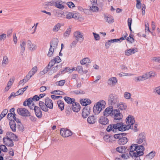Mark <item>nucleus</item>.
I'll use <instances>...</instances> for the list:
<instances>
[{"label": "nucleus", "instance_id": "nucleus-29", "mask_svg": "<svg viewBox=\"0 0 160 160\" xmlns=\"http://www.w3.org/2000/svg\"><path fill=\"white\" fill-rule=\"evenodd\" d=\"M113 137L112 135H107L104 136L103 137V139L104 141L108 142H112V138H113Z\"/></svg>", "mask_w": 160, "mask_h": 160}, {"label": "nucleus", "instance_id": "nucleus-17", "mask_svg": "<svg viewBox=\"0 0 160 160\" xmlns=\"http://www.w3.org/2000/svg\"><path fill=\"white\" fill-rule=\"evenodd\" d=\"M117 79L115 77H112L108 79V84L112 86H114L117 83Z\"/></svg>", "mask_w": 160, "mask_h": 160}, {"label": "nucleus", "instance_id": "nucleus-3", "mask_svg": "<svg viewBox=\"0 0 160 160\" xmlns=\"http://www.w3.org/2000/svg\"><path fill=\"white\" fill-rule=\"evenodd\" d=\"M105 102L103 100L98 102L93 108V112L95 114H98L101 111L102 108H104Z\"/></svg>", "mask_w": 160, "mask_h": 160}, {"label": "nucleus", "instance_id": "nucleus-38", "mask_svg": "<svg viewBox=\"0 0 160 160\" xmlns=\"http://www.w3.org/2000/svg\"><path fill=\"white\" fill-rule=\"evenodd\" d=\"M8 112V110L7 109H4L0 115V121L4 117Z\"/></svg>", "mask_w": 160, "mask_h": 160}, {"label": "nucleus", "instance_id": "nucleus-15", "mask_svg": "<svg viewBox=\"0 0 160 160\" xmlns=\"http://www.w3.org/2000/svg\"><path fill=\"white\" fill-rule=\"evenodd\" d=\"M128 139L126 137H121L118 141V143L120 145H123L127 143Z\"/></svg>", "mask_w": 160, "mask_h": 160}, {"label": "nucleus", "instance_id": "nucleus-21", "mask_svg": "<svg viewBox=\"0 0 160 160\" xmlns=\"http://www.w3.org/2000/svg\"><path fill=\"white\" fill-rule=\"evenodd\" d=\"M137 144H132L130 147L129 149V154L131 156L133 155V153L136 151Z\"/></svg>", "mask_w": 160, "mask_h": 160}, {"label": "nucleus", "instance_id": "nucleus-1", "mask_svg": "<svg viewBox=\"0 0 160 160\" xmlns=\"http://www.w3.org/2000/svg\"><path fill=\"white\" fill-rule=\"evenodd\" d=\"M126 121L127 124L125 125L123 122L117 123L116 124H111L108 125L107 128V132L112 131L113 133L116 132L118 130L119 131H123L132 128V124L135 122V120L133 116L129 115L126 118Z\"/></svg>", "mask_w": 160, "mask_h": 160}, {"label": "nucleus", "instance_id": "nucleus-18", "mask_svg": "<svg viewBox=\"0 0 160 160\" xmlns=\"http://www.w3.org/2000/svg\"><path fill=\"white\" fill-rule=\"evenodd\" d=\"M59 41L58 38H54L50 42V45H51L52 47L56 49L58 45Z\"/></svg>", "mask_w": 160, "mask_h": 160}, {"label": "nucleus", "instance_id": "nucleus-8", "mask_svg": "<svg viewBox=\"0 0 160 160\" xmlns=\"http://www.w3.org/2000/svg\"><path fill=\"white\" fill-rule=\"evenodd\" d=\"M3 143L8 147H12L14 145L12 140L8 136L3 137Z\"/></svg>", "mask_w": 160, "mask_h": 160}, {"label": "nucleus", "instance_id": "nucleus-12", "mask_svg": "<svg viewBox=\"0 0 160 160\" xmlns=\"http://www.w3.org/2000/svg\"><path fill=\"white\" fill-rule=\"evenodd\" d=\"M34 110L37 117L38 118H41L42 116V113L40 108L38 106H35L34 108Z\"/></svg>", "mask_w": 160, "mask_h": 160}, {"label": "nucleus", "instance_id": "nucleus-54", "mask_svg": "<svg viewBox=\"0 0 160 160\" xmlns=\"http://www.w3.org/2000/svg\"><path fill=\"white\" fill-rule=\"evenodd\" d=\"M137 8L140 9L141 8V3L140 0H137V4L136 5Z\"/></svg>", "mask_w": 160, "mask_h": 160}, {"label": "nucleus", "instance_id": "nucleus-6", "mask_svg": "<svg viewBox=\"0 0 160 160\" xmlns=\"http://www.w3.org/2000/svg\"><path fill=\"white\" fill-rule=\"evenodd\" d=\"M144 146L143 145H138L137 144L136 151L135 152H133V154H134L135 156L136 155H139V156L143 155V151L145 149Z\"/></svg>", "mask_w": 160, "mask_h": 160}, {"label": "nucleus", "instance_id": "nucleus-45", "mask_svg": "<svg viewBox=\"0 0 160 160\" xmlns=\"http://www.w3.org/2000/svg\"><path fill=\"white\" fill-rule=\"evenodd\" d=\"M0 149L4 152H7L8 151L7 148L4 145H0Z\"/></svg>", "mask_w": 160, "mask_h": 160}, {"label": "nucleus", "instance_id": "nucleus-37", "mask_svg": "<svg viewBox=\"0 0 160 160\" xmlns=\"http://www.w3.org/2000/svg\"><path fill=\"white\" fill-rule=\"evenodd\" d=\"M90 62H91L90 59L88 58H85L80 61V63L82 65H84L86 63H89Z\"/></svg>", "mask_w": 160, "mask_h": 160}, {"label": "nucleus", "instance_id": "nucleus-41", "mask_svg": "<svg viewBox=\"0 0 160 160\" xmlns=\"http://www.w3.org/2000/svg\"><path fill=\"white\" fill-rule=\"evenodd\" d=\"M50 93L51 94H58V95H62L64 93V92L59 90H54L53 91L51 92Z\"/></svg>", "mask_w": 160, "mask_h": 160}, {"label": "nucleus", "instance_id": "nucleus-28", "mask_svg": "<svg viewBox=\"0 0 160 160\" xmlns=\"http://www.w3.org/2000/svg\"><path fill=\"white\" fill-rule=\"evenodd\" d=\"M126 148L125 146L118 147L116 148V150L121 153L125 152Z\"/></svg>", "mask_w": 160, "mask_h": 160}, {"label": "nucleus", "instance_id": "nucleus-23", "mask_svg": "<svg viewBox=\"0 0 160 160\" xmlns=\"http://www.w3.org/2000/svg\"><path fill=\"white\" fill-rule=\"evenodd\" d=\"M104 18L106 19V21L109 23H112L114 22L113 17L110 15H108V16L105 15Z\"/></svg>", "mask_w": 160, "mask_h": 160}, {"label": "nucleus", "instance_id": "nucleus-50", "mask_svg": "<svg viewBox=\"0 0 160 160\" xmlns=\"http://www.w3.org/2000/svg\"><path fill=\"white\" fill-rule=\"evenodd\" d=\"M67 5H68V7L70 8H72L75 7L73 3L72 2H68L67 3Z\"/></svg>", "mask_w": 160, "mask_h": 160}, {"label": "nucleus", "instance_id": "nucleus-26", "mask_svg": "<svg viewBox=\"0 0 160 160\" xmlns=\"http://www.w3.org/2000/svg\"><path fill=\"white\" fill-rule=\"evenodd\" d=\"M137 52V49L132 48L128 49L125 51V54L127 56H129L130 55L134 54L135 52Z\"/></svg>", "mask_w": 160, "mask_h": 160}, {"label": "nucleus", "instance_id": "nucleus-46", "mask_svg": "<svg viewBox=\"0 0 160 160\" xmlns=\"http://www.w3.org/2000/svg\"><path fill=\"white\" fill-rule=\"evenodd\" d=\"M132 128H130V129L133 130L134 132H137L138 131V129L137 128V126H138V124L136 123H135L134 122L132 124Z\"/></svg>", "mask_w": 160, "mask_h": 160}, {"label": "nucleus", "instance_id": "nucleus-49", "mask_svg": "<svg viewBox=\"0 0 160 160\" xmlns=\"http://www.w3.org/2000/svg\"><path fill=\"white\" fill-rule=\"evenodd\" d=\"M92 34L96 40L98 41L100 40V37L98 34H97L95 32H93Z\"/></svg>", "mask_w": 160, "mask_h": 160}, {"label": "nucleus", "instance_id": "nucleus-43", "mask_svg": "<svg viewBox=\"0 0 160 160\" xmlns=\"http://www.w3.org/2000/svg\"><path fill=\"white\" fill-rule=\"evenodd\" d=\"M73 93L75 94H84L85 92L82 90L80 89L78 90H76L72 91Z\"/></svg>", "mask_w": 160, "mask_h": 160}, {"label": "nucleus", "instance_id": "nucleus-36", "mask_svg": "<svg viewBox=\"0 0 160 160\" xmlns=\"http://www.w3.org/2000/svg\"><path fill=\"white\" fill-rule=\"evenodd\" d=\"M147 78L146 77V76L145 77V76L143 75L142 76H139L135 78V81L136 82H138L140 81H142L146 79Z\"/></svg>", "mask_w": 160, "mask_h": 160}, {"label": "nucleus", "instance_id": "nucleus-20", "mask_svg": "<svg viewBox=\"0 0 160 160\" xmlns=\"http://www.w3.org/2000/svg\"><path fill=\"white\" fill-rule=\"evenodd\" d=\"M9 125L11 129L13 132H15L16 130V124L15 121L11 119L9 122Z\"/></svg>", "mask_w": 160, "mask_h": 160}, {"label": "nucleus", "instance_id": "nucleus-35", "mask_svg": "<svg viewBox=\"0 0 160 160\" xmlns=\"http://www.w3.org/2000/svg\"><path fill=\"white\" fill-rule=\"evenodd\" d=\"M155 152L152 151L146 155V157L149 159H152L155 156Z\"/></svg>", "mask_w": 160, "mask_h": 160}, {"label": "nucleus", "instance_id": "nucleus-62", "mask_svg": "<svg viewBox=\"0 0 160 160\" xmlns=\"http://www.w3.org/2000/svg\"><path fill=\"white\" fill-rule=\"evenodd\" d=\"M155 92L158 95H160V86L157 87L155 88Z\"/></svg>", "mask_w": 160, "mask_h": 160}, {"label": "nucleus", "instance_id": "nucleus-11", "mask_svg": "<svg viewBox=\"0 0 160 160\" xmlns=\"http://www.w3.org/2000/svg\"><path fill=\"white\" fill-rule=\"evenodd\" d=\"M90 108L89 106L84 107L82 110V114L83 118H85L89 114Z\"/></svg>", "mask_w": 160, "mask_h": 160}, {"label": "nucleus", "instance_id": "nucleus-22", "mask_svg": "<svg viewBox=\"0 0 160 160\" xmlns=\"http://www.w3.org/2000/svg\"><path fill=\"white\" fill-rule=\"evenodd\" d=\"M80 102L82 105L86 106L88 104H90L91 103V101L89 99L85 98L81 100Z\"/></svg>", "mask_w": 160, "mask_h": 160}, {"label": "nucleus", "instance_id": "nucleus-2", "mask_svg": "<svg viewBox=\"0 0 160 160\" xmlns=\"http://www.w3.org/2000/svg\"><path fill=\"white\" fill-rule=\"evenodd\" d=\"M103 113V115L106 117L108 116L110 114H111L112 115H113L115 121L120 120L122 117V115L119 110H113V107L112 106H110L106 108Z\"/></svg>", "mask_w": 160, "mask_h": 160}, {"label": "nucleus", "instance_id": "nucleus-10", "mask_svg": "<svg viewBox=\"0 0 160 160\" xmlns=\"http://www.w3.org/2000/svg\"><path fill=\"white\" fill-rule=\"evenodd\" d=\"M74 36L76 39V41L77 42L81 41L82 42L84 40V37L83 34L81 33L80 32L77 31L74 32Z\"/></svg>", "mask_w": 160, "mask_h": 160}, {"label": "nucleus", "instance_id": "nucleus-30", "mask_svg": "<svg viewBox=\"0 0 160 160\" xmlns=\"http://www.w3.org/2000/svg\"><path fill=\"white\" fill-rule=\"evenodd\" d=\"M26 44V42L25 41H21L20 45L21 49V54L22 53V54L25 51Z\"/></svg>", "mask_w": 160, "mask_h": 160}, {"label": "nucleus", "instance_id": "nucleus-31", "mask_svg": "<svg viewBox=\"0 0 160 160\" xmlns=\"http://www.w3.org/2000/svg\"><path fill=\"white\" fill-rule=\"evenodd\" d=\"M6 135L7 136H9L10 138H12L13 140H14L16 141L18 140V139H16L18 138L17 136L11 132H7L6 133Z\"/></svg>", "mask_w": 160, "mask_h": 160}, {"label": "nucleus", "instance_id": "nucleus-39", "mask_svg": "<svg viewBox=\"0 0 160 160\" xmlns=\"http://www.w3.org/2000/svg\"><path fill=\"white\" fill-rule=\"evenodd\" d=\"M65 82L66 81L65 80H62L56 82H55V84L57 86H62L64 85Z\"/></svg>", "mask_w": 160, "mask_h": 160}, {"label": "nucleus", "instance_id": "nucleus-53", "mask_svg": "<svg viewBox=\"0 0 160 160\" xmlns=\"http://www.w3.org/2000/svg\"><path fill=\"white\" fill-rule=\"evenodd\" d=\"M55 63V62L54 60L53 59L51 60L48 65V67H50L51 68L53 66Z\"/></svg>", "mask_w": 160, "mask_h": 160}, {"label": "nucleus", "instance_id": "nucleus-25", "mask_svg": "<svg viewBox=\"0 0 160 160\" xmlns=\"http://www.w3.org/2000/svg\"><path fill=\"white\" fill-rule=\"evenodd\" d=\"M64 99L65 102L68 104H72L75 101V99L74 98H72L68 97H64Z\"/></svg>", "mask_w": 160, "mask_h": 160}, {"label": "nucleus", "instance_id": "nucleus-5", "mask_svg": "<svg viewBox=\"0 0 160 160\" xmlns=\"http://www.w3.org/2000/svg\"><path fill=\"white\" fill-rule=\"evenodd\" d=\"M137 142L139 144L143 142L142 145L144 146L147 145L145 133L142 132L139 134L138 138L137 140Z\"/></svg>", "mask_w": 160, "mask_h": 160}, {"label": "nucleus", "instance_id": "nucleus-32", "mask_svg": "<svg viewBox=\"0 0 160 160\" xmlns=\"http://www.w3.org/2000/svg\"><path fill=\"white\" fill-rule=\"evenodd\" d=\"M59 108L61 111L63 110L64 109V103L61 100H59L57 101Z\"/></svg>", "mask_w": 160, "mask_h": 160}, {"label": "nucleus", "instance_id": "nucleus-24", "mask_svg": "<svg viewBox=\"0 0 160 160\" xmlns=\"http://www.w3.org/2000/svg\"><path fill=\"white\" fill-rule=\"evenodd\" d=\"M96 118L93 115L90 116L88 118V122L90 124H92L95 123L96 122Z\"/></svg>", "mask_w": 160, "mask_h": 160}, {"label": "nucleus", "instance_id": "nucleus-4", "mask_svg": "<svg viewBox=\"0 0 160 160\" xmlns=\"http://www.w3.org/2000/svg\"><path fill=\"white\" fill-rule=\"evenodd\" d=\"M119 102L118 96L115 94H111L108 97V102L109 105H113Z\"/></svg>", "mask_w": 160, "mask_h": 160}, {"label": "nucleus", "instance_id": "nucleus-9", "mask_svg": "<svg viewBox=\"0 0 160 160\" xmlns=\"http://www.w3.org/2000/svg\"><path fill=\"white\" fill-rule=\"evenodd\" d=\"M60 134L63 137H68L72 135V132L71 131L65 128H62L60 130Z\"/></svg>", "mask_w": 160, "mask_h": 160}, {"label": "nucleus", "instance_id": "nucleus-16", "mask_svg": "<svg viewBox=\"0 0 160 160\" xmlns=\"http://www.w3.org/2000/svg\"><path fill=\"white\" fill-rule=\"evenodd\" d=\"M27 45L28 48L32 51H34L36 49V45L32 43L31 41L29 40H28L27 41Z\"/></svg>", "mask_w": 160, "mask_h": 160}, {"label": "nucleus", "instance_id": "nucleus-47", "mask_svg": "<svg viewBox=\"0 0 160 160\" xmlns=\"http://www.w3.org/2000/svg\"><path fill=\"white\" fill-rule=\"evenodd\" d=\"M90 9L94 12H97L98 11V8L97 6H94L92 5V6L90 8Z\"/></svg>", "mask_w": 160, "mask_h": 160}, {"label": "nucleus", "instance_id": "nucleus-7", "mask_svg": "<svg viewBox=\"0 0 160 160\" xmlns=\"http://www.w3.org/2000/svg\"><path fill=\"white\" fill-rule=\"evenodd\" d=\"M18 114L23 117L30 116V113L26 109L24 108H20L17 109Z\"/></svg>", "mask_w": 160, "mask_h": 160}, {"label": "nucleus", "instance_id": "nucleus-33", "mask_svg": "<svg viewBox=\"0 0 160 160\" xmlns=\"http://www.w3.org/2000/svg\"><path fill=\"white\" fill-rule=\"evenodd\" d=\"M55 49V48L52 47L51 45H50L49 51L47 54L48 56L49 57L52 56Z\"/></svg>", "mask_w": 160, "mask_h": 160}, {"label": "nucleus", "instance_id": "nucleus-52", "mask_svg": "<svg viewBox=\"0 0 160 160\" xmlns=\"http://www.w3.org/2000/svg\"><path fill=\"white\" fill-rule=\"evenodd\" d=\"M47 105L45 104V103L43 105V106L41 108L42 110L45 112H47L48 111V108L47 107Z\"/></svg>", "mask_w": 160, "mask_h": 160}, {"label": "nucleus", "instance_id": "nucleus-57", "mask_svg": "<svg viewBox=\"0 0 160 160\" xmlns=\"http://www.w3.org/2000/svg\"><path fill=\"white\" fill-rule=\"evenodd\" d=\"M27 103V105L28 106H29L31 105V103L32 102V98H29L28 99H27L26 100Z\"/></svg>", "mask_w": 160, "mask_h": 160}, {"label": "nucleus", "instance_id": "nucleus-34", "mask_svg": "<svg viewBox=\"0 0 160 160\" xmlns=\"http://www.w3.org/2000/svg\"><path fill=\"white\" fill-rule=\"evenodd\" d=\"M60 2L59 1H57L55 2L54 6L55 7L58 8L63 9L64 8V6L60 3Z\"/></svg>", "mask_w": 160, "mask_h": 160}, {"label": "nucleus", "instance_id": "nucleus-42", "mask_svg": "<svg viewBox=\"0 0 160 160\" xmlns=\"http://www.w3.org/2000/svg\"><path fill=\"white\" fill-rule=\"evenodd\" d=\"M61 26V25L59 23H57L54 26L52 29L53 31L54 32H57L60 28Z\"/></svg>", "mask_w": 160, "mask_h": 160}, {"label": "nucleus", "instance_id": "nucleus-55", "mask_svg": "<svg viewBox=\"0 0 160 160\" xmlns=\"http://www.w3.org/2000/svg\"><path fill=\"white\" fill-rule=\"evenodd\" d=\"M47 67V68H46L43 69V70L42 71H41L40 72V73H41V74H43L46 73L48 70V69L50 68V67L48 68V66Z\"/></svg>", "mask_w": 160, "mask_h": 160}, {"label": "nucleus", "instance_id": "nucleus-63", "mask_svg": "<svg viewBox=\"0 0 160 160\" xmlns=\"http://www.w3.org/2000/svg\"><path fill=\"white\" fill-rule=\"evenodd\" d=\"M153 60L155 62L160 63V57H154Z\"/></svg>", "mask_w": 160, "mask_h": 160}, {"label": "nucleus", "instance_id": "nucleus-60", "mask_svg": "<svg viewBox=\"0 0 160 160\" xmlns=\"http://www.w3.org/2000/svg\"><path fill=\"white\" fill-rule=\"evenodd\" d=\"M40 99L39 97H38L37 95H35L32 98V100L34 101H37L39 100Z\"/></svg>", "mask_w": 160, "mask_h": 160}, {"label": "nucleus", "instance_id": "nucleus-61", "mask_svg": "<svg viewBox=\"0 0 160 160\" xmlns=\"http://www.w3.org/2000/svg\"><path fill=\"white\" fill-rule=\"evenodd\" d=\"M73 12H69L66 15V18L67 19H70L72 18L73 16Z\"/></svg>", "mask_w": 160, "mask_h": 160}, {"label": "nucleus", "instance_id": "nucleus-40", "mask_svg": "<svg viewBox=\"0 0 160 160\" xmlns=\"http://www.w3.org/2000/svg\"><path fill=\"white\" fill-rule=\"evenodd\" d=\"M37 68L36 66L32 68L31 70L29 72V74H31L32 76H33L34 74L37 72Z\"/></svg>", "mask_w": 160, "mask_h": 160}, {"label": "nucleus", "instance_id": "nucleus-58", "mask_svg": "<svg viewBox=\"0 0 160 160\" xmlns=\"http://www.w3.org/2000/svg\"><path fill=\"white\" fill-rule=\"evenodd\" d=\"M52 98L54 100L58 99L59 98H62V96H57L54 95H52L51 96Z\"/></svg>", "mask_w": 160, "mask_h": 160}, {"label": "nucleus", "instance_id": "nucleus-51", "mask_svg": "<svg viewBox=\"0 0 160 160\" xmlns=\"http://www.w3.org/2000/svg\"><path fill=\"white\" fill-rule=\"evenodd\" d=\"M8 60L7 57L6 56H4L3 58L2 64H3V63H4L5 64H7L8 63Z\"/></svg>", "mask_w": 160, "mask_h": 160}, {"label": "nucleus", "instance_id": "nucleus-13", "mask_svg": "<svg viewBox=\"0 0 160 160\" xmlns=\"http://www.w3.org/2000/svg\"><path fill=\"white\" fill-rule=\"evenodd\" d=\"M72 108L74 112H77L79 111L80 106L79 103L74 102L72 105Z\"/></svg>", "mask_w": 160, "mask_h": 160}, {"label": "nucleus", "instance_id": "nucleus-19", "mask_svg": "<svg viewBox=\"0 0 160 160\" xmlns=\"http://www.w3.org/2000/svg\"><path fill=\"white\" fill-rule=\"evenodd\" d=\"M109 122V120L107 118L105 117H101L99 120V122L102 125H106Z\"/></svg>", "mask_w": 160, "mask_h": 160}, {"label": "nucleus", "instance_id": "nucleus-44", "mask_svg": "<svg viewBox=\"0 0 160 160\" xmlns=\"http://www.w3.org/2000/svg\"><path fill=\"white\" fill-rule=\"evenodd\" d=\"M71 31V28H68L67 29L66 31L64 33L63 35L65 37H68L70 34Z\"/></svg>", "mask_w": 160, "mask_h": 160}, {"label": "nucleus", "instance_id": "nucleus-48", "mask_svg": "<svg viewBox=\"0 0 160 160\" xmlns=\"http://www.w3.org/2000/svg\"><path fill=\"white\" fill-rule=\"evenodd\" d=\"M131 96V94L130 93L125 92L124 93V96L125 98L128 99L130 98Z\"/></svg>", "mask_w": 160, "mask_h": 160}, {"label": "nucleus", "instance_id": "nucleus-56", "mask_svg": "<svg viewBox=\"0 0 160 160\" xmlns=\"http://www.w3.org/2000/svg\"><path fill=\"white\" fill-rule=\"evenodd\" d=\"M55 61V62L56 63H59L61 61V60L60 58L58 56H56L54 59H53Z\"/></svg>", "mask_w": 160, "mask_h": 160}, {"label": "nucleus", "instance_id": "nucleus-14", "mask_svg": "<svg viewBox=\"0 0 160 160\" xmlns=\"http://www.w3.org/2000/svg\"><path fill=\"white\" fill-rule=\"evenodd\" d=\"M45 104L47 105V107L50 109H52L53 107V103L52 100L48 98H47L45 100Z\"/></svg>", "mask_w": 160, "mask_h": 160}, {"label": "nucleus", "instance_id": "nucleus-59", "mask_svg": "<svg viewBox=\"0 0 160 160\" xmlns=\"http://www.w3.org/2000/svg\"><path fill=\"white\" fill-rule=\"evenodd\" d=\"M78 42L76 40H74L73 42L70 45V47L71 48L75 47Z\"/></svg>", "mask_w": 160, "mask_h": 160}, {"label": "nucleus", "instance_id": "nucleus-27", "mask_svg": "<svg viewBox=\"0 0 160 160\" xmlns=\"http://www.w3.org/2000/svg\"><path fill=\"white\" fill-rule=\"evenodd\" d=\"M118 108L119 111L120 110H125L127 109V106L126 104L120 102L118 104Z\"/></svg>", "mask_w": 160, "mask_h": 160}, {"label": "nucleus", "instance_id": "nucleus-64", "mask_svg": "<svg viewBox=\"0 0 160 160\" xmlns=\"http://www.w3.org/2000/svg\"><path fill=\"white\" fill-rule=\"evenodd\" d=\"M9 154L10 155L13 156H14V153L13 150L12 148H10L9 150Z\"/></svg>", "mask_w": 160, "mask_h": 160}]
</instances>
